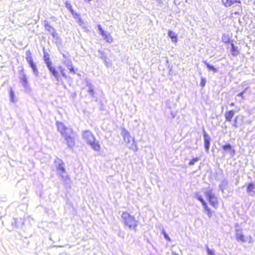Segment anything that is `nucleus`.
Wrapping results in <instances>:
<instances>
[{"label": "nucleus", "mask_w": 255, "mask_h": 255, "mask_svg": "<svg viewBox=\"0 0 255 255\" xmlns=\"http://www.w3.org/2000/svg\"><path fill=\"white\" fill-rule=\"evenodd\" d=\"M45 63L46 66L49 70V71L51 72L52 75L57 80H58V72L56 69L55 67L53 66L52 62L50 60L49 58H48V60H45Z\"/></svg>", "instance_id": "obj_6"}, {"label": "nucleus", "mask_w": 255, "mask_h": 255, "mask_svg": "<svg viewBox=\"0 0 255 255\" xmlns=\"http://www.w3.org/2000/svg\"><path fill=\"white\" fill-rule=\"evenodd\" d=\"M66 7L72 12H73V10L72 8V5L70 3H68V2H66Z\"/></svg>", "instance_id": "obj_31"}, {"label": "nucleus", "mask_w": 255, "mask_h": 255, "mask_svg": "<svg viewBox=\"0 0 255 255\" xmlns=\"http://www.w3.org/2000/svg\"><path fill=\"white\" fill-rule=\"evenodd\" d=\"M9 95L10 101L12 103H15L16 102V100H15L14 93L11 89L10 90Z\"/></svg>", "instance_id": "obj_27"}, {"label": "nucleus", "mask_w": 255, "mask_h": 255, "mask_svg": "<svg viewBox=\"0 0 255 255\" xmlns=\"http://www.w3.org/2000/svg\"><path fill=\"white\" fill-rule=\"evenodd\" d=\"M233 126L235 128H238V125H237V117H236V118L234 120V123L233 124Z\"/></svg>", "instance_id": "obj_37"}, {"label": "nucleus", "mask_w": 255, "mask_h": 255, "mask_svg": "<svg viewBox=\"0 0 255 255\" xmlns=\"http://www.w3.org/2000/svg\"><path fill=\"white\" fill-rule=\"evenodd\" d=\"M243 93H240L239 94H238L237 95V96L238 97H241L242 98V100H244V96H243Z\"/></svg>", "instance_id": "obj_39"}, {"label": "nucleus", "mask_w": 255, "mask_h": 255, "mask_svg": "<svg viewBox=\"0 0 255 255\" xmlns=\"http://www.w3.org/2000/svg\"><path fill=\"white\" fill-rule=\"evenodd\" d=\"M163 235H164V237L165 239H166L167 240H168L169 241H170V237L168 236V235L166 233L164 232Z\"/></svg>", "instance_id": "obj_38"}, {"label": "nucleus", "mask_w": 255, "mask_h": 255, "mask_svg": "<svg viewBox=\"0 0 255 255\" xmlns=\"http://www.w3.org/2000/svg\"><path fill=\"white\" fill-rule=\"evenodd\" d=\"M20 81L22 83V85L26 91H28L29 90V87L28 85L27 79L26 75L23 73L20 77Z\"/></svg>", "instance_id": "obj_11"}, {"label": "nucleus", "mask_w": 255, "mask_h": 255, "mask_svg": "<svg viewBox=\"0 0 255 255\" xmlns=\"http://www.w3.org/2000/svg\"><path fill=\"white\" fill-rule=\"evenodd\" d=\"M247 89H248V88H246V89H245L243 91H242L241 93H243V94L244 95V94L245 93V92H246V90H247Z\"/></svg>", "instance_id": "obj_41"}, {"label": "nucleus", "mask_w": 255, "mask_h": 255, "mask_svg": "<svg viewBox=\"0 0 255 255\" xmlns=\"http://www.w3.org/2000/svg\"><path fill=\"white\" fill-rule=\"evenodd\" d=\"M235 113V111L234 110H231L226 112L225 115V119L227 121H231Z\"/></svg>", "instance_id": "obj_17"}, {"label": "nucleus", "mask_w": 255, "mask_h": 255, "mask_svg": "<svg viewBox=\"0 0 255 255\" xmlns=\"http://www.w3.org/2000/svg\"><path fill=\"white\" fill-rule=\"evenodd\" d=\"M195 197L197 200H198L199 201L201 202L202 205H204V204H205L206 203L205 202V201H204V200L202 197V196L200 195H199L198 193H197L196 194Z\"/></svg>", "instance_id": "obj_28"}, {"label": "nucleus", "mask_w": 255, "mask_h": 255, "mask_svg": "<svg viewBox=\"0 0 255 255\" xmlns=\"http://www.w3.org/2000/svg\"><path fill=\"white\" fill-rule=\"evenodd\" d=\"M58 171L63 181H66L69 180V176L66 174L65 168L64 166L59 169Z\"/></svg>", "instance_id": "obj_13"}, {"label": "nucleus", "mask_w": 255, "mask_h": 255, "mask_svg": "<svg viewBox=\"0 0 255 255\" xmlns=\"http://www.w3.org/2000/svg\"><path fill=\"white\" fill-rule=\"evenodd\" d=\"M203 206L204 210L207 212L209 218H211L212 216V213L210 208L208 207L207 203L203 205Z\"/></svg>", "instance_id": "obj_24"}, {"label": "nucleus", "mask_w": 255, "mask_h": 255, "mask_svg": "<svg viewBox=\"0 0 255 255\" xmlns=\"http://www.w3.org/2000/svg\"><path fill=\"white\" fill-rule=\"evenodd\" d=\"M56 126L58 130L61 133V135L64 137V138L73 135V130L72 128L66 127L62 123L57 122Z\"/></svg>", "instance_id": "obj_3"}, {"label": "nucleus", "mask_w": 255, "mask_h": 255, "mask_svg": "<svg viewBox=\"0 0 255 255\" xmlns=\"http://www.w3.org/2000/svg\"><path fill=\"white\" fill-rule=\"evenodd\" d=\"M122 134L124 137L125 142L129 148L134 151H136L138 149L137 146L134 141V138H132L130 136L129 132L125 128H123Z\"/></svg>", "instance_id": "obj_2"}, {"label": "nucleus", "mask_w": 255, "mask_h": 255, "mask_svg": "<svg viewBox=\"0 0 255 255\" xmlns=\"http://www.w3.org/2000/svg\"><path fill=\"white\" fill-rule=\"evenodd\" d=\"M59 69L60 73L62 75V76L63 77L67 78V76H66V74L64 72V69H63L61 66H60L59 67Z\"/></svg>", "instance_id": "obj_32"}, {"label": "nucleus", "mask_w": 255, "mask_h": 255, "mask_svg": "<svg viewBox=\"0 0 255 255\" xmlns=\"http://www.w3.org/2000/svg\"><path fill=\"white\" fill-rule=\"evenodd\" d=\"M98 28L99 30L100 31V33L101 35H102L105 32V31L102 29V26L100 24L98 25Z\"/></svg>", "instance_id": "obj_35"}, {"label": "nucleus", "mask_w": 255, "mask_h": 255, "mask_svg": "<svg viewBox=\"0 0 255 255\" xmlns=\"http://www.w3.org/2000/svg\"><path fill=\"white\" fill-rule=\"evenodd\" d=\"M172 255H178L176 253H172Z\"/></svg>", "instance_id": "obj_43"}, {"label": "nucleus", "mask_w": 255, "mask_h": 255, "mask_svg": "<svg viewBox=\"0 0 255 255\" xmlns=\"http://www.w3.org/2000/svg\"><path fill=\"white\" fill-rule=\"evenodd\" d=\"M87 86L88 88V92L91 96L93 97L94 95V87H93V85L90 83H87Z\"/></svg>", "instance_id": "obj_23"}, {"label": "nucleus", "mask_w": 255, "mask_h": 255, "mask_svg": "<svg viewBox=\"0 0 255 255\" xmlns=\"http://www.w3.org/2000/svg\"><path fill=\"white\" fill-rule=\"evenodd\" d=\"M84 0V1H88V2H89V1H92V0Z\"/></svg>", "instance_id": "obj_45"}, {"label": "nucleus", "mask_w": 255, "mask_h": 255, "mask_svg": "<svg viewBox=\"0 0 255 255\" xmlns=\"http://www.w3.org/2000/svg\"><path fill=\"white\" fill-rule=\"evenodd\" d=\"M48 58H49V57H47H47H45V59H44V60L45 61L46 60H48Z\"/></svg>", "instance_id": "obj_46"}, {"label": "nucleus", "mask_w": 255, "mask_h": 255, "mask_svg": "<svg viewBox=\"0 0 255 255\" xmlns=\"http://www.w3.org/2000/svg\"><path fill=\"white\" fill-rule=\"evenodd\" d=\"M62 55H63V57L64 58V59H68L67 56L65 54L63 53Z\"/></svg>", "instance_id": "obj_40"}, {"label": "nucleus", "mask_w": 255, "mask_h": 255, "mask_svg": "<svg viewBox=\"0 0 255 255\" xmlns=\"http://www.w3.org/2000/svg\"><path fill=\"white\" fill-rule=\"evenodd\" d=\"M187 0H185V2H187Z\"/></svg>", "instance_id": "obj_47"}, {"label": "nucleus", "mask_w": 255, "mask_h": 255, "mask_svg": "<svg viewBox=\"0 0 255 255\" xmlns=\"http://www.w3.org/2000/svg\"><path fill=\"white\" fill-rule=\"evenodd\" d=\"M104 63H105V65H106V66H108V62H107V61H106V62H104Z\"/></svg>", "instance_id": "obj_44"}, {"label": "nucleus", "mask_w": 255, "mask_h": 255, "mask_svg": "<svg viewBox=\"0 0 255 255\" xmlns=\"http://www.w3.org/2000/svg\"><path fill=\"white\" fill-rule=\"evenodd\" d=\"M87 144L90 145L92 149H93L94 151L97 152L100 151L101 146L99 144V141L96 140V139H95L94 140L91 141Z\"/></svg>", "instance_id": "obj_9"}, {"label": "nucleus", "mask_w": 255, "mask_h": 255, "mask_svg": "<svg viewBox=\"0 0 255 255\" xmlns=\"http://www.w3.org/2000/svg\"><path fill=\"white\" fill-rule=\"evenodd\" d=\"M62 62L64 65H66L68 69H69L71 72L73 73V74H75L74 68L72 65V62L71 59H63Z\"/></svg>", "instance_id": "obj_10"}, {"label": "nucleus", "mask_w": 255, "mask_h": 255, "mask_svg": "<svg viewBox=\"0 0 255 255\" xmlns=\"http://www.w3.org/2000/svg\"><path fill=\"white\" fill-rule=\"evenodd\" d=\"M254 188H255V186L253 183L251 182V183H249L248 187H247V192L249 193L252 192L253 191V190L254 189Z\"/></svg>", "instance_id": "obj_26"}, {"label": "nucleus", "mask_w": 255, "mask_h": 255, "mask_svg": "<svg viewBox=\"0 0 255 255\" xmlns=\"http://www.w3.org/2000/svg\"><path fill=\"white\" fill-rule=\"evenodd\" d=\"M223 149L225 151H228L231 156H233L235 154V150L232 149L231 145L229 143L226 144L222 146Z\"/></svg>", "instance_id": "obj_15"}, {"label": "nucleus", "mask_w": 255, "mask_h": 255, "mask_svg": "<svg viewBox=\"0 0 255 255\" xmlns=\"http://www.w3.org/2000/svg\"><path fill=\"white\" fill-rule=\"evenodd\" d=\"M236 238L238 242H241L242 243L246 242L245 236L242 234V231L240 230L236 231Z\"/></svg>", "instance_id": "obj_14"}, {"label": "nucleus", "mask_w": 255, "mask_h": 255, "mask_svg": "<svg viewBox=\"0 0 255 255\" xmlns=\"http://www.w3.org/2000/svg\"><path fill=\"white\" fill-rule=\"evenodd\" d=\"M99 53H100V58L101 59L104 61V62H106V59H107V57L105 55L103 51H101V50H99Z\"/></svg>", "instance_id": "obj_29"}, {"label": "nucleus", "mask_w": 255, "mask_h": 255, "mask_svg": "<svg viewBox=\"0 0 255 255\" xmlns=\"http://www.w3.org/2000/svg\"><path fill=\"white\" fill-rule=\"evenodd\" d=\"M26 59L27 63L29 64V66L31 68L33 73L35 76H39V72L35 64L34 63L31 55V53L29 50H27L26 52Z\"/></svg>", "instance_id": "obj_4"}, {"label": "nucleus", "mask_w": 255, "mask_h": 255, "mask_svg": "<svg viewBox=\"0 0 255 255\" xmlns=\"http://www.w3.org/2000/svg\"><path fill=\"white\" fill-rule=\"evenodd\" d=\"M65 139L67 141V144L68 147L72 148L75 144L74 138L73 135L66 137Z\"/></svg>", "instance_id": "obj_16"}, {"label": "nucleus", "mask_w": 255, "mask_h": 255, "mask_svg": "<svg viewBox=\"0 0 255 255\" xmlns=\"http://www.w3.org/2000/svg\"><path fill=\"white\" fill-rule=\"evenodd\" d=\"M82 137L87 144H88L91 141L96 139L94 135L89 130H85L83 131Z\"/></svg>", "instance_id": "obj_7"}, {"label": "nucleus", "mask_w": 255, "mask_h": 255, "mask_svg": "<svg viewBox=\"0 0 255 255\" xmlns=\"http://www.w3.org/2000/svg\"><path fill=\"white\" fill-rule=\"evenodd\" d=\"M222 1L226 7L234 5L236 3H241L240 0H222Z\"/></svg>", "instance_id": "obj_12"}, {"label": "nucleus", "mask_w": 255, "mask_h": 255, "mask_svg": "<svg viewBox=\"0 0 255 255\" xmlns=\"http://www.w3.org/2000/svg\"><path fill=\"white\" fill-rule=\"evenodd\" d=\"M231 54L234 56H237L239 54V51L238 49V47H236L233 42H232L231 43Z\"/></svg>", "instance_id": "obj_21"}, {"label": "nucleus", "mask_w": 255, "mask_h": 255, "mask_svg": "<svg viewBox=\"0 0 255 255\" xmlns=\"http://www.w3.org/2000/svg\"><path fill=\"white\" fill-rule=\"evenodd\" d=\"M56 168L57 170L63 167L64 163L62 160L59 158H56L55 160Z\"/></svg>", "instance_id": "obj_20"}, {"label": "nucleus", "mask_w": 255, "mask_h": 255, "mask_svg": "<svg viewBox=\"0 0 255 255\" xmlns=\"http://www.w3.org/2000/svg\"><path fill=\"white\" fill-rule=\"evenodd\" d=\"M102 36L104 37V39L108 43H111L113 42V38L110 33L107 31H105Z\"/></svg>", "instance_id": "obj_18"}, {"label": "nucleus", "mask_w": 255, "mask_h": 255, "mask_svg": "<svg viewBox=\"0 0 255 255\" xmlns=\"http://www.w3.org/2000/svg\"><path fill=\"white\" fill-rule=\"evenodd\" d=\"M50 35H51L52 37L54 39H58V34L56 32V30L54 31L53 32L51 33Z\"/></svg>", "instance_id": "obj_34"}, {"label": "nucleus", "mask_w": 255, "mask_h": 255, "mask_svg": "<svg viewBox=\"0 0 255 255\" xmlns=\"http://www.w3.org/2000/svg\"><path fill=\"white\" fill-rule=\"evenodd\" d=\"M168 35L172 39V42H176L177 41V36L175 32L171 30H169Z\"/></svg>", "instance_id": "obj_19"}, {"label": "nucleus", "mask_w": 255, "mask_h": 255, "mask_svg": "<svg viewBox=\"0 0 255 255\" xmlns=\"http://www.w3.org/2000/svg\"><path fill=\"white\" fill-rule=\"evenodd\" d=\"M203 63L208 68H209L211 70H212L214 73L217 71L216 68H215L213 66L209 64L206 61H204Z\"/></svg>", "instance_id": "obj_25"}, {"label": "nucleus", "mask_w": 255, "mask_h": 255, "mask_svg": "<svg viewBox=\"0 0 255 255\" xmlns=\"http://www.w3.org/2000/svg\"><path fill=\"white\" fill-rule=\"evenodd\" d=\"M199 158L198 157H195L193 158L189 163V165H193L195 162H197L199 160Z\"/></svg>", "instance_id": "obj_30"}, {"label": "nucleus", "mask_w": 255, "mask_h": 255, "mask_svg": "<svg viewBox=\"0 0 255 255\" xmlns=\"http://www.w3.org/2000/svg\"><path fill=\"white\" fill-rule=\"evenodd\" d=\"M205 195L207 197L210 204L213 207H216L218 205V201L215 194L212 192L211 189L207 188L204 192Z\"/></svg>", "instance_id": "obj_5"}, {"label": "nucleus", "mask_w": 255, "mask_h": 255, "mask_svg": "<svg viewBox=\"0 0 255 255\" xmlns=\"http://www.w3.org/2000/svg\"><path fill=\"white\" fill-rule=\"evenodd\" d=\"M206 80L205 78H201V82L200 84V86L202 87H204L206 84Z\"/></svg>", "instance_id": "obj_33"}, {"label": "nucleus", "mask_w": 255, "mask_h": 255, "mask_svg": "<svg viewBox=\"0 0 255 255\" xmlns=\"http://www.w3.org/2000/svg\"><path fill=\"white\" fill-rule=\"evenodd\" d=\"M246 242H248L249 243H251L252 242V237L251 236H249L246 238Z\"/></svg>", "instance_id": "obj_36"}, {"label": "nucleus", "mask_w": 255, "mask_h": 255, "mask_svg": "<svg viewBox=\"0 0 255 255\" xmlns=\"http://www.w3.org/2000/svg\"><path fill=\"white\" fill-rule=\"evenodd\" d=\"M78 22L80 23V24H81V23H82V20H81V19H79V21H78Z\"/></svg>", "instance_id": "obj_42"}, {"label": "nucleus", "mask_w": 255, "mask_h": 255, "mask_svg": "<svg viewBox=\"0 0 255 255\" xmlns=\"http://www.w3.org/2000/svg\"><path fill=\"white\" fill-rule=\"evenodd\" d=\"M44 26L46 30L49 32V34H51V33L55 31V29L50 25L47 21L44 22Z\"/></svg>", "instance_id": "obj_22"}, {"label": "nucleus", "mask_w": 255, "mask_h": 255, "mask_svg": "<svg viewBox=\"0 0 255 255\" xmlns=\"http://www.w3.org/2000/svg\"><path fill=\"white\" fill-rule=\"evenodd\" d=\"M122 218L126 226L128 227L129 229L136 230V228L138 226V222L135 218L130 215L127 212H123L122 215Z\"/></svg>", "instance_id": "obj_1"}, {"label": "nucleus", "mask_w": 255, "mask_h": 255, "mask_svg": "<svg viewBox=\"0 0 255 255\" xmlns=\"http://www.w3.org/2000/svg\"><path fill=\"white\" fill-rule=\"evenodd\" d=\"M203 137H204L205 148L206 152H208L209 148H210V145L211 137L205 131L204 132Z\"/></svg>", "instance_id": "obj_8"}]
</instances>
